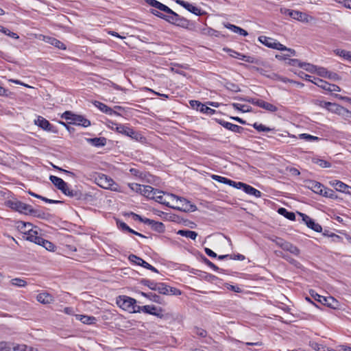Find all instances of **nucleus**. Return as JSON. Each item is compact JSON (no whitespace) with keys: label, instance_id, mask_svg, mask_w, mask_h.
I'll use <instances>...</instances> for the list:
<instances>
[{"label":"nucleus","instance_id":"nucleus-1","mask_svg":"<svg viewBox=\"0 0 351 351\" xmlns=\"http://www.w3.org/2000/svg\"><path fill=\"white\" fill-rule=\"evenodd\" d=\"M150 12L154 16L165 20L170 24L183 28H186L189 25V21L188 19L180 16L171 8H169V10L167 11L165 14H163L155 9H152Z\"/></svg>","mask_w":351,"mask_h":351},{"label":"nucleus","instance_id":"nucleus-2","mask_svg":"<svg viewBox=\"0 0 351 351\" xmlns=\"http://www.w3.org/2000/svg\"><path fill=\"white\" fill-rule=\"evenodd\" d=\"M117 306L123 311H128L130 313H137V308L138 305L136 304L137 301L134 298L128 295H119L116 299Z\"/></svg>","mask_w":351,"mask_h":351},{"label":"nucleus","instance_id":"nucleus-3","mask_svg":"<svg viewBox=\"0 0 351 351\" xmlns=\"http://www.w3.org/2000/svg\"><path fill=\"white\" fill-rule=\"evenodd\" d=\"M320 106L326 108L329 112L342 117L346 120L351 119V111L337 104L322 101Z\"/></svg>","mask_w":351,"mask_h":351},{"label":"nucleus","instance_id":"nucleus-4","mask_svg":"<svg viewBox=\"0 0 351 351\" xmlns=\"http://www.w3.org/2000/svg\"><path fill=\"white\" fill-rule=\"evenodd\" d=\"M116 125L115 130L118 133L130 137L138 142H144L145 138L138 132L135 131L134 129L127 125L114 123Z\"/></svg>","mask_w":351,"mask_h":351},{"label":"nucleus","instance_id":"nucleus-5","mask_svg":"<svg viewBox=\"0 0 351 351\" xmlns=\"http://www.w3.org/2000/svg\"><path fill=\"white\" fill-rule=\"evenodd\" d=\"M167 197L171 200L176 199L177 205L172 206L171 208L184 211V212H193L197 209L195 205L191 204L189 200L184 197H179L173 194H167Z\"/></svg>","mask_w":351,"mask_h":351},{"label":"nucleus","instance_id":"nucleus-6","mask_svg":"<svg viewBox=\"0 0 351 351\" xmlns=\"http://www.w3.org/2000/svg\"><path fill=\"white\" fill-rule=\"evenodd\" d=\"M311 296L318 302L332 309H337L339 306V302L333 297H325L316 293L314 290H310Z\"/></svg>","mask_w":351,"mask_h":351},{"label":"nucleus","instance_id":"nucleus-7","mask_svg":"<svg viewBox=\"0 0 351 351\" xmlns=\"http://www.w3.org/2000/svg\"><path fill=\"white\" fill-rule=\"evenodd\" d=\"M6 205L11 209L24 215H29L32 206L25 204L17 199L8 200Z\"/></svg>","mask_w":351,"mask_h":351},{"label":"nucleus","instance_id":"nucleus-8","mask_svg":"<svg viewBox=\"0 0 351 351\" xmlns=\"http://www.w3.org/2000/svg\"><path fill=\"white\" fill-rule=\"evenodd\" d=\"M137 313L143 312L146 314L152 315L160 319L164 318L163 310L160 307H156L154 305L138 306Z\"/></svg>","mask_w":351,"mask_h":351},{"label":"nucleus","instance_id":"nucleus-9","mask_svg":"<svg viewBox=\"0 0 351 351\" xmlns=\"http://www.w3.org/2000/svg\"><path fill=\"white\" fill-rule=\"evenodd\" d=\"M34 123L45 131L53 134L58 132L56 126L53 125L48 120L41 116H38L37 119L34 120Z\"/></svg>","mask_w":351,"mask_h":351},{"label":"nucleus","instance_id":"nucleus-10","mask_svg":"<svg viewBox=\"0 0 351 351\" xmlns=\"http://www.w3.org/2000/svg\"><path fill=\"white\" fill-rule=\"evenodd\" d=\"M312 83L317 85L318 87L324 89V90L328 92H340L341 88L333 84H330L326 81H324L319 77H314V81H312Z\"/></svg>","mask_w":351,"mask_h":351},{"label":"nucleus","instance_id":"nucleus-11","mask_svg":"<svg viewBox=\"0 0 351 351\" xmlns=\"http://www.w3.org/2000/svg\"><path fill=\"white\" fill-rule=\"evenodd\" d=\"M258 41L269 48L280 50L284 49L282 44L279 43L277 40L269 38L265 36H260L258 38Z\"/></svg>","mask_w":351,"mask_h":351},{"label":"nucleus","instance_id":"nucleus-12","mask_svg":"<svg viewBox=\"0 0 351 351\" xmlns=\"http://www.w3.org/2000/svg\"><path fill=\"white\" fill-rule=\"evenodd\" d=\"M190 105L193 109L208 115H212L216 112L215 110L197 100H191Z\"/></svg>","mask_w":351,"mask_h":351},{"label":"nucleus","instance_id":"nucleus-13","mask_svg":"<svg viewBox=\"0 0 351 351\" xmlns=\"http://www.w3.org/2000/svg\"><path fill=\"white\" fill-rule=\"evenodd\" d=\"M300 216L302 218V220L305 223L306 226L313 230L317 232H321L322 231V228L321 225L316 223L314 219L311 218L309 216L304 213H298Z\"/></svg>","mask_w":351,"mask_h":351},{"label":"nucleus","instance_id":"nucleus-14","mask_svg":"<svg viewBox=\"0 0 351 351\" xmlns=\"http://www.w3.org/2000/svg\"><path fill=\"white\" fill-rule=\"evenodd\" d=\"M128 259L130 260V261L138 265L142 266L144 268L151 270L152 271H154L155 273H158V270L156 267H153L152 265L147 263L143 258L137 256L136 255L130 254L128 257Z\"/></svg>","mask_w":351,"mask_h":351},{"label":"nucleus","instance_id":"nucleus-15","mask_svg":"<svg viewBox=\"0 0 351 351\" xmlns=\"http://www.w3.org/2000/svg\"><path fill=\"white\" fill-rule=\"evenodd\" d=\"M329 184L334 187L335 189L337 191L344 193L346 194L351 195V186L345 184L344 182L338 180H332L329 181Z\"/></svg>","mask_w":351,"mask_h":351},{"label":"nucleus","instance_id":"nucleus-16","mask_svg":"<svg viewBox=\"0 0 351 351\" xmlns=\"http://www.w3.org/2000/svg\"><path fill=\"white\" fill-rule=\"evenodd\" d=\"M238 189H242L245 193L253 195L256 197H261L262 193L257 190L256 189L252 187V186L245 184L241 182H237V187Z\"/></svg>","mask_w":351,"mask_h":351},{"label":"nucleus","instance_id":"nucleus-17","mask_svg":"<svg viewBox=\"0 0 351 351\" xmlns=\"http://www.w3.org/2000/svg\"><path fill=\"white\" fill-rule=\"evenodd\" d=\"M176 3L184 8H185L189 12L195 14L196 16H202L204 14V12H203L200 8L189 3L187 1H185L184 0H176Z\"/></svg>","mask_w":351,"mask_h":351},{"label":"nucleus","instance_id":"nucleus-18","mask_svg":"<svg viewBox=\"0 0 351 351\" xmlns=\"http://www.w3.org/2000/svg\"><path fill=\"white\" fill-rule=\"evenodd\" d=\"M317 73L318 75L322 77L327 78L335 82L339 81L341 79V77L337 73L328 71L324 67H318L317 69Z\"/></svg>","mask_w":351,"mask_h":351},{"label":"nucleus","instance_id":"nucleus-19","mask_svg":"<svg viewBox=\"0 0 351 351\" xmlns=\"http://www.w3.org/2000/svg\"><path fill=\"white\" fill-rule=\"evenodd\" d=\"M280 11L282 14L299 21H304L306 19V15L300 11L286 8L281 9Z\"/></svg>","mask_w":351,"mask_h":351},{"label":"nucleus","instance_id":"nucleus-20","mask_svg":"<svg viewBox=\"0 0 351 351\" xmlns=\"http://www.w3.org/2000/svg\"><path fill=\"white\" fill-rule=\"evenodd\" d=\"M27 346L25 345H16L6 342L0 341V351H25Z\"/></svg>","mask_w":351,"mask_h":351},{"label":"nucleus","instance_id":"nucleus-21","mask_svg":"<svg viewBox=\"0 0 351 351\" xmlns=\"http://www.w3.org/2000/svg\"><path fill=\"white\" fill-rule=\"evenodd\" d=\"M215 121L217 123H219L226 129L230 130L233 132L241 134L244 130V128L243 127L226 121L223 119H216Z\"/></svg>","mask_w":351,"mask_h":351},{"label":"nucleus","instance_id":"nucleus-22","mask_svg":"<svg viewBox=\"0 0 351 351\" xmlns=\"http://www.w3.org/2000/svg\"><path fill=\"white\" fill-rule=\"evenodd\" d=\"M324 186V184L315 180H308L306 181V187L319 195H322Z\"/></svg>","mask_w":351,"mask_h":351},{"label":"nucleus","instance_id":"nucleus-23","mask_svg":"<svg viewBox=\"0 0 351 351\" xmlns=\"http://www.w3.org/2000/svg\"><path fill=\"white\" fill-rule=\"evenodd\" d=\"M62 193L69 197L74 198L76 200H80L84 198V194L80 190L77 188L70 189L69 185L66 187Z\"/></svg>","mask_w":351,"mask_h":351},{"label":"nucleus","instance_id":"nucleus-24","mask_svg":"<svg viewBox=\"0 0 351 351\" xmlns=\"http://www.w3.org/2000/svg\"><path fill=\"white\" fill-rule=\"evenodd\" d=\"M157 193H163V191L157 189H154L149 185H144L141 195L146 197L147 198L154 199L155 195H157Z\"/></svg>","mask_w":351,"mask_h":351},{"label":"nucleus","instance_id":"nucleus-25","mask_svg":"<svg viewBox=\"0 0 351 351\" xmlns=\"http://www.w3.org/2000/svg\"><path fill=\"white\" fill-rule=\"evenodd\" d=\"M49 180L58 189L61 191L62 193L68 186V184L66 182H64L62 178L56 176H50Z\"/></svg>","mask_w":351,"mask_h":351},{"label":"nucleus","instance_id":"nucleus-26","mask_svg":"<svg viewBox=\"0 0 351 351\" xmlns=\"http://www.w3.org/2000/svg\"><path fill=\"white\" fill-rule=\"evenodd\" d=\"M71 124L87 128L90 125V121L82 115L74 114Z\"/></svg>","mask_w":351,"mask_h":351},{"label":"nucleus","instance_id":"nucleus-27","mask_svg":"<svg viewBox=\"0 0 351 351\" xmlns=\"http://www.w3.org/2000/svg\"><path fill=\"white\" fill-rule=\"evenodd\" d=\"M145 224L151 226L152 229L158 233H162L165 230V226L163 223L156 221L153 219H148L145 221Z\"/></svg>","mask_w":351,"mask_h":351},{"label":"nucleus","instance_id":"nucleus-28","mask_svg":"<svg viewBox=\"0 0 351 351\" xmlns=\"http://www.w3.org/2000/svg\"><path fill=\"white\" fill-rule=\"evenodd\" d=\"M211 178L213 180H215L218 182H220V183H223V184H228L229 186H231L234 188H236L237 187V182H235L234 180H232L230 179H228L226 177H223V176H218V175H215V174H212L210 176Z\"/></svg>","mask_w":351,"mask_h":351},{"label":"nucleus","instance_id":"nucleus-29","mask_svg":"<svg viewBox=\"0 0 351 351\" xmlns=\"http://www.w3.org/2000/svg\"><path fill=\"white\" fill-rule=\"evenodd\" d=\"M229 51L230 52V56L234 58H237L249 63L255 62V58L252 56H246L232 49H229Z\"/></svg>","mask_w":351,"mask_h":351},{"label":"nucleus","instance_id":"nucleus-30","mask_svg":"<svg viewBox=\"0 0 351 351\" xmlns=\"http://www.w3.org/2000/svg\"><path fill=\"white\" fill-rule=\"evenodd\" d=\"M27 239L40 245L44 238L38 236L36 230L29 229L28 230V236L27 237Z\"/></svg>","mask_w":351,"mask_h":351},{"label":"nucleus","instance_id":"nucleus-31","mask_svg":"<svg viewBox=\"0 0 351 351\" xmlns=\"http://www.w3.org/2000/svg\"><path fill=\"white\" fill-rule=\"evenodd\" d=\"M45 41L59 49H62V50L66 49V47L65 44H64L62 42H61L60 40H59L53 37H46L45 39Z\"/></svg>","mask_w":351,"mask_h":351},{"label":"nucleus","instance_id":"nucleus-32","mask_svg":"<svg viewBox=\"0 0 351 351\" xmlns=\"http://www.w3.org/2000/svg\"><path fill=\"white\" fill-rule=\"evenodd\" d=\"M145 2L149 5L150 6L155 8L160 11L164 12L165 13L169 10V7L157 0H145Z\"/></svg>","mask_w":351,"mask_h":351},{"label":"nucleus","instance_id":"nucleus-33","mask_svg":"<svg viewBox=\"0 0 351 351\" xmlns=\"http://www.w3.org/2000/svg\"><path fill=\"white\" fill-rule=\"evenodd\" d=\"M167 194L168 193H165L164 192L163 193H157V195H155L154 199L161 204L171 208L172 206L169 204V201L171 199L167 197Z\"/></svg>","mask_w":351,"mask_h":351},{"label":"nucleus","instance_id":"nucleus-34","mask_svg":"<svg viewBox=\"0 0 351 351\" xmlns=\"http://www.w3.org/2000/svg\"><path fill=\"white\" fill-rule=\"evenodd\" d=\"M86 141L92 145L97 147L105 146L107 142V139L105 137H95L92 138H87Z\"/></svg>","mask_w":351,"mask_h":351},{"label":"nucleus","instance_id":"nucleus-35","mask_svg":"<svg viewBox=\"0 0 351 351\" xmlns=\"http://www.w3.org/2000/svg\"><path fill=\"white\" fill-rule=\"evenodd\" d=\"M37 300L42 304H50L53 302V296L48 293H39L36 297Z\"/></svg>","mask_w":351,"mask_h":351},{"label":"nucleus","instance_id":"nucleus-36","mask_svg":"<svg viewBox=\"0 0 351 351\" xmlns=\"http://www.w3.org/2000/svg\"><path fill=\"white\" fill-rule=\"evenodd\" d=\"M177 234L182 237L189 238L193 241H195L197 237V233L196 232L187 229L179 230L177 232Z\"/></svg>","mask_w":351,"mask_h":351},{"label":"nucleus","instance_id":"nucleus-37","mask_svg":"<svg viewBox=\"0 0 351 351\" xmlns=\"http://www.w3.org/2000/svg\"><path fill=\"white\" fill-rule=\"evenodd\" d=\"M99 180L101 182L100 184H99L100 186L105 189L111 188L112 183H114L112 179L108 178L106 175H102L101 177H99Z\"/></svg>","mask_w":351,"mask_h":351},{"label":"nucleus","instance_id":"nucleus-38","mask_svg":"<svg viewBox=\"0 0 351 351\" xmlns=\"http://www.w3.org/2000/svg\"><path fill=\"white\" fill-rule=\"evenodd\" d=\"M278 213L284 216L287 219H289L291 221H295V215L293 212L289 211L285 208H279L278 209Z\"/></svg>","mask_w":351,"mask_h":351},{"label":"nucleus","instance_id":"nucleus-39","mask_svg":"<svg viewBox=\"0 0 351 351\" xmlns=\"http://www.w3.org/2000/svg\"><path fill=\"white\" fill-rule=\"evenodd\" d=\"M29 215L44 219L47 218L48 214L41 210L34 209L32 207Z\"/></svg>","mask_w":351,"mask_h":351},{"label":"nucleus","instance_id":"nucleus-40","mask_svg":"<svg viewBox=\"0 0 351 351\" xmlns=\"http://www.w3.org/2000/svg\"><path fill=\"white\" fill-rule=\"evenodd\" d=\"M93 104L95 107H97L98 109H99L102 112L109 114L112 112V108L106 105L104 103H101L99 101H95L93 102Z\"/></svg>","mask_w":351,"mask_h":351},{"label":"nucleus","instance_id":"nucleus-41","mask_svg":"<svg viewBox=\"0 0 351 351\" xmlns=\"http://www.w3.org/2000/svg\"><path fill=\"white\" fill-rule=\"evenodd\" d=\"M156 291L160 294L168 295L169 294V286L164 282H158Z\"/></svg>","mask_w":351,"mask_h":351},{"label":"nucleus","instance_id":"nucleus-42","mask_svg":"<svg viewBox=\"0 0 351 351\" xmlns=\"http://www.w3.org/2000/svg\"><path fill=\"white\" fill-rule=\"evenodd\" d=\"M252 126L258 132H276L275 128H271L267 127L266 125H265L262 123H258L257 122L254 123L252 125Z\"/></svg>","mask_w":351,"mask_h":351},{"label":"nucleus","instance_id":"nucleus-43","mask_svg":"<svg viewBox=\"0 0 351 351\" xmlns=\"http://www.w3.org/2000/svg\"><path fill=\"white\" fill-rule=\"evenodd\" d=\"M140 283L149 287L152 290L156 291L158 282L146 278H143L141 280Z\"/></svg>","mask_w":351,"mask_h":351},{"label":"nucleus","instance_id":"nucleus-44","mask_svg":"<svg viewBox=\"0 0 351 351\" xmlns=\"http://www.w3.org/2000/svg\"><path fill=\"white\" fill-rule=\"evenodd\" d=\"M334 52L337 56H339L340 57L343 58L346 60L351 61V51L337 49H335Z\"/></svg>","mask_w":351,"mask_h":351},{"label":"nucleus","instance_id":"nucleus-45","mask_svg":"<svg viewBox=\"0 0 351 351\" xmlns=\"http://www.w3.org/2000/svg\"><path fill=\"white\" fill-rule=\"evenodd\" d=\"M202 261L204 263H205L207 266L213 269L215 271L218 272H223L225 270L223 269H220L217 265H215L213 263H212L210 260H208L206 256H202Z\"/></svg>","mask_w":351,"mask_h":351},{"label":"nucleus","instance_id":"nucleus-46","mask_svg":"<svg viewBox=\"0 0 351 351\" xmlns=\"http://www.w3.org/2000/svg\"><path fill=\"white\" fill-rule=\"evenodd\" d=\"M322 196L332 199H336L337 198V195H336L335 192L333 190L328 189L326 186H324V190L322 192Z\"/></svg>","mask_w":351,"mask_h":351},{"label":"nucleus","instance_id":"nucleus-47","mask_svg":"<svg viewBox=\"0 0 351 351\" xmlns=\"http://www.w3.org/2000/svg\"><path fill=\"white\" fill-rule=\"evenodd\" d=\"M10 284L17 287H25L27 283L23 279L15 278L10 280Z\"/></svg>","mask_w":351,"mask_h":351},{"label":"nucleus","instance_id":"nucleus-48","mask_svg":"<svg viewBox=\"0 0 351 351\" xmlns=\"http://www.w3.org/2000/svg\"><path fill=\"white\" fill-rule=\"evenodd\" d=\"M224 87L227 90H230L232 92L238 93V92L241 91V89H240V87L239 86V85L237 84H234L233 82H227L225 84Z\"/></svg>","mask_w":351,"mask_h":351},{"label":"nucleus","instance_id":"nucleus-49","mask_svg":"<svg viewBox=\"0 0 351 351\" xmlns=\"http://www.w3.org/2000/svg\"><path fill=\"white\" fill-rule=\"evenodd\" d=\"M18 228L25 233H28V230L32 229V224L29 222L19 221Z\"/></svg>","mask_w":351,"mask_h":351},{"label":"nucleus","instance_id":"nucleus-50","mask_svg":"<svg viewBox=\"0 0 351 351\" xmlns=\"http://www.w3.org/2000/svg\"><path fill=\"white\" fill-rule=\"evenodd\" d=\"M80 320L86 324H93L96 321V318L93 316L80 315Z\"/></svg>","mask_w":351,"mask_h":351},{"label":"nucleus","instance_id":"nucleus-51","mask_svg":"<svg viewBox=\"0 0 351 351\" xmlns=\"http://www.w3.org/2000/svg\"><path fill=\"white\" fill-rule=\"evenodd\" d=\"M299 138L304 139L306 141H318L320 140V138L317 136H313L306 133L299 134Z\"/></svg>","mask_w":351,"mask_h":351},{"label":"nucleus","instance_id":"nucleus-52","mask_svg":"<svg viewBox=\"0 0 351 351\" xmlns=\"http://www.w3.org/2000/svg\"><path fill=\"white\" fill-rule=\"evenodd\" d=\"M282 258L298 269H301L302 267V264L299 261H296L289 255L282 256Z\"/></svg>","mask_w":351,"mask_h":351},{"label":"nucleus","instance_id":"nucleus-53","mask_svg":"<svg viewBox=\"0 0 351 351\" xmlns=\"http://www.w3.org/2000/svg\"><path fill=\"white\" fill-rule=\"evenodd\" d=\"M309 346L316 351H326V347L315 341H310Z\"/></svg>","mask_w":351,"mask_h":351},{"label":"nucleus","instance_id":"nucleus-54","mask_svg":"<svg viewBox=\"0 0 351 351\" xmlns=\"http://www.w3.org/2000/svg\"><path fill=\"white\" fill-rule=\"evenodd\" d=\"M0 32L12 38H19V36L16 33L11 32L10 29L4 27L3 26L0 25Z\"/></svg>","mask_w":351,"mask_h":351},{"label":"nucleus","instance_id":"nucleus-55","mask_svg":"<svg viewBox=\"0 0 351 351\" xmlns=\"http://www.w3.org/2000/svg\"><path fill=\"white\" fill-rule=\"evenodd\" d=\"M261 108L271 112H274L278 110V108L276 106L265 101Z\"/></svg>","mask_w":351,"mask_h":351},{"label":"nucleus","instance_id":"nucleus-56","mask_svg":"<svg viewBox=\"0 0 351 351\" xmlns=\"http://www.w3.org/2000/svg\"><path fill=\"white\" fill-rule=\"evenodd\" d=\"M148 299L154 302H156V303H158V304H162V298L154 293H152V292H149V298Z\"/></svg>","mask_w":351,"mask_h":351},{"label":"nucleus","instance_id":"nucleus-57","mask_svg":"<svg viewBox=\"0 0 351 351\" xmlns=\"http://www.w3.org/2000/svg\"><path fill=\"white\" fill-rule=\"evenodd\" d=\"M232 107L237 110H240L243 112H247L250 111V107L245 105H242L238 103L232 104Z\"/></svg>","mask_w":351,"mask_h":351},{"label":"nucleus","instance_id":"nucleus-58","mask_svg":"<svg viewBox=\"0 0 351 351\" xmlns=\"http://www.w3.org/2000/svg\"><path fill=\"white\" fill-rule=\"evenodd\" d=\"M193 332L200 337H206L207 336V331L199 327H194Z\"/></svg>","mask_w":351,"mask_h":351},{"label":"nucleus","instance_id":"nucleus-59","mask_svg":"<svg viewBox=\"0 0 351 351\" xmlns=\"http://www.w3.org/2000/svg\"><path fill=\"white\" fill-rule=\"evenodd\" d=\"M143 186L144 185L139 184L137 183L129 184V187L130 188L131 190H132L133 191H135L138 193H140L141 195L142 193Z\"/></svg>","mask_w":351,"mask_h":351},{"label":"nucleus","instance_id":"nucleus-60","mask_svg":"<svg viewBox=\"0 0 351 351\" xmlns=\"http://www.w3.org/2000/svg\"><path fill=\"white\" fill-rule=\"evenodd\" d=\"M117 226L119 229L121 230L122 231H126L128 232L131 230V228L123 221L117 219Z\"/></svg>","mask_w":351,"mask_h":351},{"label":"nucleus","instance_id":"nucleus-61","mask_svg":"<svg viewBox=\"0 0 351 351\" xmlns=\"http://www.w3.org/2000/svg\"><path fill=\"white\" fill-rule=\"evenodd\" d=\"M315 163L322 168H328L331 167V163L323 159H317Z\"/></svg>","mask_w":351,"mask_h":351},{"label":"nucleus","instance_id":"nucleus-62","mask_svg":"<svg viewBox=\"0 0 351 351\" xmlns=\"http://www.w3.org/2000/svg\"><path fill=\"white\" fill-rule=\"evenodd\" d=\"M287 252H289L291 254L295 255V256H299V254L300 253V249L297 246L294 245L292 243L289 247Z\"/></svg>","mask_w":351,"mask_h":351},{"label":"nucleus","instance_id":"nucleus-63","mask_svg":"<svg viewBox=\"0 0 351 351\" xmlns=\"http://www.w3.org/2000/svg\"><path fill=\"white\" fill-rule=\"evenodd\" d=\"M300 67L311 72L313 71L316 68L315 66L306 62H303L302 64H300Z\"/></svg>","mask_w":351,"mask_h":351},{"label":"nucleus","instance_id":"nucleus-64","mask_svg":"<svg viewBox=\"0 0 351 351\" xmlns=\"http://www.w3.org/2000/svg\"><path fill=\"white\" fill-rule=\"evenodd\" d=\"M201 276L208 282H213L217 278L215 276L206 272H203V274Z\"/></svg>","mask_w":351,"mask_h":351}]
</instances>
